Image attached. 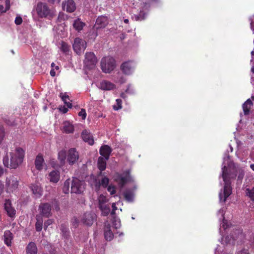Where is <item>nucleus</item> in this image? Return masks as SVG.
<instances>
[{
	"instance_id": "nucleus-1",
	"label": "nucleus",
	"mask_w": 254,
	"mask_h": 254,
	"mask_svg": "<svg viewBox=\"0 0 254 254\" xmlns=\"http://www.w3.org/2000/svg\"><path fill=\"white\" fill-rule=\"evenodd\" d=\"M222 176L224 183L223 189L219 192V199L221 202H225L232 193L231 182L236 177V173L239 172L238 181L241 183L244 176L243 170L239 169L238 166L230 160L229 156L224 158L222 168Z\"/></svg>"
},
{
	"instance_id": "nucleus-2",
	"label": "nucleus",
	"mask_w": 254,
	"mask_h": 254,
	"mask_svg": "<svg viewBox=\"0 0 254 254\" xmlns=\"http://www.w3.org/2000/svg\"><path fill=\"white\" fill-rule=\"evenodd\" d=\"M25 155L24 150L21 147H17L8 155L7 153L3 159L5 167L12 169L17 168L23 162Z\"/></svg>"
},
{
	"instance_id": "nucleus-3",
	"label": "nucleus",
	"mask_w": 254,
	"mask_h": 254,
	"mask_svg": "<svg viewBox=\"0 0 254 254\" xmlns=\"http://www.w3.org/2000/svg\"><path fill=\"white\" fill-rule=\"evenodd\" d=\"M116 67V61L114 58L110 56L103 57L101 61V67L105 73H110Z\"/></svg>"
},
{
	"instance_id": "nucleus-4",
	"label": "nucleus",
	"mask_w": 254,
	"mask_h": 254,
	"mask_svg": "<svg viewBox=\"0 0 254 254\" xmlns=\"http://www.w3.org/2000/svg\"><path fill=\"white\" fill-rule=\"evenodd\" d=\"M85 190V183L77 178H73L71 186V192L75 193H81Z\"/></svg>"
},
{
	"instance_id": "nucleus-5",
	"label": "nucleus",
	"mask_w": 254,
	"mask_h": 254,
	"mask_svg": "<svg viewBox=\"0 0 254 254\" xmlns=\"http://www.w3.org/2000/svg\"><path fill=\"white\" fill-rule=\"evenodd\" d=\"M97 60L94 54L92 52H87L85 55L84 61V66L88 69H92L95 66Z\"/></svg>"
},
{
	"instance_id": "nucleus-6",
	"label": "nucleus",
	"mask_w": 254,
	"mask_h": 254,
	"mask_svg": "<svg viewBox=\"0 0 254 254\" xmlns=\"http://www.w3.org/2000/svg\"><path fill=\"white\" fill-rule=\"evenodd\" d=\"M36 11L38 16L42 18L52 16L51 10L49 9L47 4L41 2L37 4Z\"/></svg>"
},
{
	"instance_id": "nucleus-7",
	"label": "nucleus",
	"mask_w": 254,
	"mask_h": 254,
	"mask_svg": "<svg viewBox=\"0 0 254 254\" xmlns=\"http://www.w3.org/2000/svg\"><path fill=\"white\" fill-rule=\"evenodd\" d=\"M86 48V42L85 41L79 38L75 39L73 44V48L75 52L78 55H80L84 52Z\"/></svg>"
},
{
	"instance_id": "nucleus-8",
	"label": "nucleus",
	"mask_w": 254,
	"mask_h": 254,
	"mask_svg": "<svg viewBox=\"0 0 254 254\" xmlns=\"http://www.w3.org/2000/svg\"><path fill=\"white\" fill-rule=\"evenodd\" d=\"M18 186V182L17 178L11 176L6 179V191L8 192L15 190Z\"/></svg>"
},
{
	"instance_id": "nucleus-9",
	"label": "nucleus",
	"mask_w": 254,
	"mask_h": 254,
	"mask_svg": "<svg viewBox=\"0 0 254 254\" xmlns=\"http://www.w3.org/2000/svg\"><path fill=\"white\" fill-rule=\"evenodd\" d=\"M135 64L132 61L124 62L121 65V69L123 72L126 75L132 74L134 70Z\"/></svg>"
},
{
	"instance_id": "nucleus-10",
	"label": "nucleus",
	"mask_w": 254,
	"mask_h": 254,
	"mask_svg": "<svg viewBox=\"0 0 254 254\" xmlns=\"http://www.w3.org/2000/svg\"><path fill=\"white\" fill-rule=\"evenodd\" d=\"M79 158V154L75 148H71L67 153V160L69 164L75 163Z\"/></svg>"
},
{
	"instance_id": "nucleus-11",
	"label": "nucleus",
	"mask_w": 254,
	"mask_h": 254,
	"mask_svg": "<svg viewBox=\"0 0 254 254\" xmlns=\"http://www.w3.org/2000/svg\"><path fill=\"white\" fill-rule=\"evenodd\" d=\"M244 190L246 196L249 197L252 201H254V184L246 183L244 185Z\"/></svg>"
},
{
	"instance_id": "nucleus-12",
	"label": "nucleus",
	"mask_w": 254,
	"mask_h": 254,
	"mask_svg": "<svg viewBox=\"0 0 254 254\" xmlns=\"http://www.w3.org/2000/svg\"><path fill=\"white\" fill-rule=\"evenodd\" d=\"M40 214L45 218H48L51 215V207L48 203H42L39 206Z\"/></svg>"
},
{
	"instance_id": "nucleus-13",
	"label": "nucleus",
	"mask_w": 254,
	"mask_h": 254,
	"mask_svg": "<svg viewBox=\"0 0 254 254\" xmlns=\"http://www.w3.org/2000/svg\"><path fill=\"white\" fill-rule=\"evenodd\" d=\"M4 209L6 211L7 215L9 217L11 218L15 217L16 210L12 207L11 202L9 199H6L5 200Z\"/></svg>"
},
{
	"instance_id": "nucleus-14",
	"label": "nucleus",
	"mask_w": 254,
	"mask_h": 254,
	"mask_svg": "<svg viewBox=\"0 0 254 254\" xmlns=\"http://www.w3.org/2000/svg\"><path fill=\"white\" fill-rule=\"evenodd\" d=\"M130 179V176L128 173L124 174H117V176L115 178V180L117 182H118V183L122 187L127 182L129 181Z\"/></svg>"
},
{
	"instance_id": "nucleus-15",
	"label": "nucleus",
	"mask_w": 254,
	"mask_h": 254,
	"mask_svg": "<svg viewBox=\"0 0 254 254\" xmlns=\"http://www.w3.org/2000/svg\"><path fill=\"white\" fill-rule=\"evenodd\" d=\"M60 173L58 170H53L47 176L48 180L52 183H57L60 179Z\"/></svg>"
},
{
	"instance_id": "nucleus-16",
	"label": "nucleus",
	"mask_w": 254,
	"mask_h": 254,
	"mask_svg": "<svg viewBox=\"0 0 254 254\" xmlns=\"http://www.w3.org/2000/svg\"><path fill=\"white\" fill-rule=\"evenodd\" d=\"M111 225L110 223L106 224L104 229V235L105 240L111 241L114 238V234L111 229Z\"/></svg>"
},
{
	"instance_id": "nucleus-17",
	"label": "nucleus",
	"mask_w": 254,
	"mask_h": 254,
	"mask_svg": "<svg viewBox=\"0 0 254 254\" xmlns=\"http://www.w3.org/2000/svg\"><path fill=\"white\" fill-rule=\"evenodd\" d=\"M109 184V179L107 177L103 178L101 181L96 180L94 184H92V186L94 187L96 191L99 190L100 187L102 186L105 188L107 187Z\"/></svg>"
},
{
	"instance_id": "nucleus-18",
	"label": "nucleus",
	"mask_w": 254,
	"mask_h": 254,
	"mask_svg": "<svg viewBox=\"0 0 254 254\" xmlns=\"http://www.w3.org/2000/svg\"><path fill=\"white\" fill-rule=\"evenodd\" d=\"M31 189L36 198H39L42 195L43 190L40 184L36 183L31 185Z\"/></svg>"
},
{
	"instance_id": "nucleus-19",
	"label": "nucleus",
	"mask_w": 254,
	"mask_h": 254,
	"mask_svg": "<svg viewBox=\"0 0 254 254\" xmlns=\"http://www.w3.org/2000/svg\"><path fill=\"white\" fill-rule=\"evenodd\" d=\"M107 23L108 20L107 17L101 16L97 19L94 27L97 29L104 28L107 25Z\"/></svg>"
},
{
	"instance_id": "nucleus-20",
	"label": "nucleus",
	"mask_w": 254,
	"mask_h": 254,
	"mask_svg": "<svg viewBox=\"0 0 254 254\" xmlns=\"http://www.w3.org/2000/svg\"><path fill=\"white\" fill-rule=\"evenodd\" d=\"M62 130L65 133H73L74 130L73 125L68 121H65L63 123Z\"/></svg>"
},
{
	"instance_id": "nucleus-21",
	"label": "nucleus",
	"mask_w": 254,
	"mask_h": 254,
	"mask_svg": "<svg viewBox=\"0 0 254 254\" xmlns=\"http://www.w3.org/2000/svg\"><path fill=\"white\" fill-rule=\"evenodd\" d=\"M100 88L103 90H111L115 88L114 84L107 80H103L100 83Z\"/></svg>"
},
{
	"instance_id": "nucleus-22",
	"label": "nucleus",
	"mask_w": 254,
	"mask_h": 254,
	"mask_svg": "<svg viewBox=\"0 0 254 254\" xmlns=\"http://www.w3.org/2000/svg\"><path fill=\"white\" fill-rule=\"evenodd\" d=\"M63 7L69 12L74 11L76 8L75 3L72 0H68L66 2L63 3Z\"/></svg>"
},
{
	"instance_id": "nucleus-23",
	"label": "nucleus",
	"mask_w": 254,
	"mask_h": 254,
	"mask_svg": "<svg viewBox=\"0 0 254 254\" xmlns=\"http://www.w3.org/2000/svg\"><path fill=\"white\" fill-rule=\"evenodd\" d=\"M45 165V163H44V160L42 156L41 155H37L35 160V165L36 168L38 170L41 171L43 169Z\"/></svg>"
},
{
	"instance_id": "nucleus-24",
	"label": "nucleus",
	"mask_w": 254,
	"mask_h": 254,
	"mask_svg": "<svg viewBox=\"0 0 254 254\" xmlns=\"http://www.w3.org/2000/svg\"><path fill=\"white\" fill-rule=\"evenodd\" d=\"M82 137L85 142L90 145H93L94 143L93 137L87 130H84L82 132Z\"/></svg>"
},
{
	"instance_id": "nucleus-25",
	"label": "nucleus",
	"mask_w": 254,
	"mask_h": 254,
	"mask_svg": "<svg viewBox=\"0 0 254 254\" xmlns=\"http://www.w3.org/2000/svg\"><path fill=\"white\" fill-rule=\"evenodd\" d=\"M111 152V148L106 145L102 146L100 149V154L103 156L104 158H105L106 160L109 159Z\"/></svg>"
},
{
	"instance_id": "nucleus-26",
	"label": "nucleus",
	"mask_w": 254,
	"mask_h": 254,
	"mask_svg": "<svg viewBox=\"0 0 254 254\" xmlns=\"http://www.w3.org/2000/svg\"><path fill=\"white\" fill-rule=\"evenodd\" d=\"M13 239V234L9 230L5 231L3 235L4 242L7 246H10Z\"/></svg>"
},
{
	"instance_id": "nucleus-27",
	"label": "nucleus",
	"mask_w": 254,
	"mask_h": 254,
	"mask_svg": "<svg viewBox=\"0 0 254 254\" xmlns=\"http://www.w3.org/2000/svg\"><path fill=\"white\" fill-rule=\"evenodd\" d=\"M37 248L34 242H30L26 247L27 254H37Z\"/></svg>"
},
{
	"instance_id": "nucleus-28",
	"label": "nucleus",
	"mask_w": 254,
	"mask_h": 254,
	"mask_svg": "<svg viewBox=\"0 0 254 254\" xmlns=\"http://www.w3.org/2000/svg\"><path fill=\"white\" fill-rule=\"evenodd\" d=\"M85 25V23L82 22L79 18L74 21L73 26L78 31H81Z\"/></svg>"
},
{
	"instance_id": "nucleus-29",
	"label": "nucleus",
	"mask_w": 254,
	"mask_h": 254,
	"mask_svg": "<svg viewBox=\"0 0 254 254\" xmlns=\"http://www.w3.org/2000/svg\"><path fill=\"white\" fill-rule=\"evenodd\" d=\"M96 215L92 212H87L84 214V222H92L96 221Z\"/></svg>"
},
{
	"instance_id": "nucleus-30",
	"label": "nucleus",
	"mask_w": 254,
	"mask_h": 254,
	"mask_svg": "<svg viewBox=\"0 0 254 254\" xmlns=\"http://www.w3.org/2000/svg\"><path fill=\"white\" fill-rule=\"evenodd\" d=\"M253 105L252 102L250 99H248L243 104V109L245 115H248L250 110Z\"/></svg>"
},
{
	"instance_id": "nucleus-31",
	"label": "nucleus",
	"mask_w": 254,
	"mask_h": 254,
	"mask_svg": "<svg viewBox=\"0 0 254 254\" xmlns=\"http://www.w3.org/2000/svg\"><path fill=\"white\" fill-rule=\"evenodd\" d=\"M105 158L100 157L98 160V167L99 169L102 171L105 170L106 168V161Z\"/></svg>"
},
{
	"instance_id": "nucleus-32",
	"label": "nucleus",
	"mask_w": 254,
	"mask_h": 254,
	"mask_svg": "<svg viewBox=\"0 0 254 254\" xmlns=\"http://www.w3.org/2000/svg\"><path fill=\"white\" fill-rule=\"evenodd\" d=\"M67 153L64 150H62L59 152L58 159L60 162L61 165H64L65 163Z\"/></svg>"
},
{
	"instance_id": "nucleus-33",
	"label": "nucleus",
	"mask_w": 254,
	"mask_h": 254,
	"mask_svg": "<svg viewBox=\"0 0 254 254\" xmlns=\"http://www.w3.org/2000/svg\"><path fill=\"white\" fill-rule=\"evenodd\" d=\"M231 238L234 240H237L239 238H242L243 235L242 232V230L240 229H236L231 235Z\"/></svg>"
},
{
	"instance_id": "nucleus-34",
	"label": "nucleus",
	"mask_w": 254,
	"mask_h": 254,
	"mask_svg": "<svg viewBox=\"0 0 254 254\" xmlns=\"http://www.w3.org/2000/svg\"><path fill=\"white\" fill-rule=\"evenodd\" d=\"M61 97L67 108H71L72 107L71 103L69 102L68 96L66 94H61Z\"/></svg>"
},
{
	"instance_id": "nucleus-35",
	"label": "nucleus",
	"mask_w": 254,
	"mask_h": 254,
	"mask_svg": "<svg viewBox=\"0 0 254 254\" xmlns=\"http://www.w3.org/2000/svg\"><path fill=\"white\" fill-rule=\"evenodd\" d=\"M124 197L127 201L131 202L133 199L134 194L132 191L127 190L124 193Z\"/></svg>"
},
{
	"instance_id": "nucleus-36",
	"label": "nucleus",
	"mask_w": 254,
	"mask_h": 254,
	"mask_svg": "<svg viewBox=\"0 0 254 254\" xmlns=\"http://www.w3.org/2000/svg\"><path fill=\"white\" fill-rule=\"evenodd\" d=\"M99 207L104 215H107L110 212V207L106 204L100 205Z\"/></svg>"
},
{
	"instance_id": "nucleus-37",
	"label": "nucleus",
	"mask_w": 254,
	"mask_h": 254,
	"mask_svg": "<svg viewBox=\"0 0 254 254\" xmlns=\"http://www.w3.org/2000/svg\"><path fill=\"white\" fill-rule=\"evenodd\" d=\"M98 202H99V205H101L103 204H105L108 202V199L106 197V196L104 195L103 194H100L98 197Z\"/></svg>"
},
{
	"instance_id": "nucleus-38",
	"label": "nucleus",
	"mask_w": 254,
	"mask_h": 254,
	"mask_svg": "<svg viewBox=\"0 0 254 254\" xmlns=\"http://www.w3.org/2000/svg\"><path fill=\"white\" fill-rule=\"evenodd\" d=\"M70 184V182L69 180H66L64 183L63 191L64 193L66 194L69 192Z\"/></svg>"
},
{
	"instance_id": "nucleus-39",
	"label": "nucleus",
	"mask_w": 254,
	"mask_h": 254,
	"mask_svg": "<svg viewBox=\"0 0 254 254\" xmlns=\"http://www.w3.org/2000/svg\"><path fill=\"white\" fill-rule=\"evenodd\" d=\"M146 13L143 11H140V13L137 15L134 16V18L136 21L142 20L146 17Z\"/></svg>"
},
{
	"instance_id": "nucleus-40",
	"label": "nucleus",
	"mask_w": 254,
	"mask_h": 254,
	"mask_svg": "<svg viewBox=\"0 0 254 254\" xmlns=\"http://www.w3.org/2000/svg\"><path fill=\"white\" fill-rule=\"evenodd\" d=\"M231 223H222L220 226V232H222L223 230L226 231L227 229L231 227Z\"/></svg>"
},
{
	"instance_id": "nucleus-41",
	"label": "nucleus",
	"mask_w": 254,
	"mask_h": 254,
	"mask_svg": "<svg viewBox=\"0 0 254 254\" xmlns=\"http://www.w3.org/2000/svg\"><path fill=\"white\" fill-rule=\"evenodd\" d=\"M116 104L113 106V109L115 110H118L122 108V100L120 99L116 100Z\"/></svg>"
},
{
	"instance_id": "nucleus-42",
	"label": "nucleus",
	"mask_w": 254,
	"mask_h": 254,
	"mask_svg": "<svg viewBox=\"0 0 254 254\" xmlns=\"http://www.w3.org/2000/svg\"><path fill=\"white\" fill-rule=\"evenodd\" d=\"M61 229L63 233V235L64 236V237L67 238L69 234L68 229L64 226V224L61 225Z\"/></svg>"
},
{
	"instance_id": "nucleus-43",
	"label": "nucleus",
	"mask_w": 254,
	"mask_h": 254,
	"mask_svg": "<svg viewBox=\"0 0 254 254\" xmlns=\"http://www.w3.org/2000/svg\"><path fill=\"white\" fill-rule=\"evenodd\" d=\"M61 49L64 52L66 53V52H68L69 50V46L66 43L63 42L61 43Z\"/></svg>"
},
{
	"instance_id": "nucleus-44",
	"label": "nucleus",
	"mask_w": 254,
	"mask_h": 254,
	"mask_svg": "<svg viewBox=\"0 0 254 254\" xmlns=\"http://www.w3.org/2000/svg\"><path fill=\"white\" fill-rule=\"evenodd\" d=\"M78 116L81 117L83 120H85L86 117V113L84 109H82L78 113Z\"/></svg>"
},
{
	"instance_id": "nucleus-45",
	"label": "nucleus",
	"mask_w": 254,
	"mask_h": 254,
	"mask_svg": "<svg viewBox=\"0 0 254 254\" xmlns=\"http://www.w3.org/2000/svg\"><path fill=\"white\" fill-rule=\"evenodd\" d=\"M4 137V131L3 128H0V144L1 143Z\"/></svg>"
},
{
	"instance_id": "nucleus-46",
	"label": "nucleus",
	"mask_w": 254,
	"mask_h": 254,
	"mask_svg": "<svg viewBox=\"0 0 254 254\" xmlns=\"http://www.w3.org/2000/svg\"><path fill=\"white\" fill-rule=\"evenodd\" d=\"M108 190L110 192L111 194H113L115 193V187L112 186H109L108 188Z\"/></svg>"
},
{
	"instance_id": "nucleus-47",
	"label": "nucleus",
	"mask_w": 254,
	"mask_h": 254,
	"mask_svg": "<svg viewBox=\"0 0 254 254\" xmlns=\"http://www.w3.org/2000/svg\"><path fill=\"white\" fill-rule=\"evenodd\" d=\"M55 66V64L54 63H52L51 66L52 67V69L50 71V74L52 76H55L56 75V72L55 71V69L54 68Z\"/></svg>"
},
{
	"instance_id": "nucleus-48",
	"label": "nucleus",
	"mask_w": 254,
	"mask_h": 254,
	"mask_svg": "<svg viewBox=\"0 0 254 254\" xmlns=\"http://www.w3.org/2000/svg\"><path fill=\"white\" fill-rule=\"evenodd\" d=\"M22 22V19L21 17L17 16L15 19V23L17 25H20Z\"/></svg>"
},
{
	"instance_id": "nucleus-49",
	"label": "nucleus",
	"mask_w": 254,
	"mask_h": 254,
	"mask_svg": "<svg viewBox=\"0 0 254 254\" xmlns=\"http://www.w3.org/2000/svg\"><path fill=\"white\" fill-rule=\"evenodd\" d=\"M66 17V16L64 15V13H60L58 18V20L61 21L62 20H64L65 18Z\"/></svg>"
},
{
	"instance_id": "nucleus-50",
	"label": "nucleus",
	"mask_w": 254,
	"mask_h": 254,
	"mask_svg": "<svg viewBox=\"0 0 254 254\" xmlns=\"http://www.w3.org/2000/svg\"><path fill=\"white\" fill-rule=\"evenodd\" d=\"M36 224V229L37 231H40L42 229L43 223H35Z\"/></svg>"
},
{
	"instance_id": "nucleus-51",
	"label": "nucleus",
	"mask_w": 254,
	"mask_h": 254,
	"mask_svg": "<svg viewBox=\"0 0 254 254\" xmlns=\"http://www.w3.org/2000/svg\"><path fill=\"white\" fill-rule=\"evenodd\" d=\"M10 8V0H5V8H4V10H5V12L8 10Z\"/></svg>"
},
{
	"instance_id": "nucleus-52",
	"label": "nucleus",
	"mask_w": 254,
	"mask_h": 254,
	"mask_svg": "<svg viewBox=\"0 0 254 254\" xmlns=\"http://www.w3.org/2000/svg\"><path fill=\"white\" fill-rule=\"evenodd\" d=\"M4 189V186L3 184L2 183L1 181H0V195L1 194V193L3 191Z\"/></svg>"
},
{
	"instance_id": "nucleus-53",
	"label": "nucleus",
	"mask_w": 254,
	"mask_h": 254,
	"mask_svg": "<svg viewBox=\"0 0 254 254\" xmlns=\"http://www.w3.org/2000/svg\"><path fill=\"white\" fill-rule=\"evenodd\" d=\"M251 29L253 30L254 33V15L253 17V18L251 19Z\"/></svg>"
},
{
	"instance_id": "nucleus-54",
	"label": "nucleus",
	"mask_w": 254,
	"mask_h": 254,
	"mask_svg": "<svg viewBox=\"0 0 254 254\" xmlns=\"http://www.w3.org/2000/svg\"><path fill=\"white\" fill-rule=\"evenodd\" d=\"M37 222H42L43 220L40 215H38L36 217Z\"/></svg>"
},
{
	"instance_id": "nucleus-55",
	"label": "nucleus",
	"mask_w": 254,
	"mask_h": 254,
	"mask_svg": "<svg viewBox=\"0 0 254 254\" xmlns=\"http://www.w3.org/2000/svg\"><path fill=\"white\" fill-rule=\"evenodd\" d=\"M238 254H249V252L247 250H242L241 252H239Z\"/></svg>"
},
{
	"instance_id": "nucleus-56",
	"label": "nucleus",
	"mask_w": 254,
	"mask_h": 254,
	"mask_svg": "<svg viewBox=\"0 0 254 254\" xmlns=\"http://www.w3.org/2000/svg\"><path fill=\"white\" fill-rule=\"evenodd\" d=\"M60 1H61V0H48L49 2L52 3H59L60 2Z\"/></svg>"
},
{
	"instance_id": "nucleus-57",
	"label": "nucleus",
	"mask_w": 254,
	"mask_h": 254,
	"mask_svg": "<svg viewBox=\"0 0 254 254\" xmlns=\"http://www.w3.org/2000/svg\"><path fill=\"white\" fill-rule=\"evenodd\" d=\"M4 12H5V10H4L3 6L2 5H0V14Z\"/></svg>"
},
{
	"instance_id": "nucleus-58",
	"label": "nucleus",
	"mask_w": 254,
	"mask_h": 254,
	"mask_svg": "<svg viewBox=\"0 0 254 254\" xmlns=\"http://www.w3.org/2000/svg\"><path fill=\"white\" fill-rule=\"evenodd\" d=\"M120 226H121V224L120 223H115L114 228L117 229L120 228Z\"/></svg>"
},
{
	"instance_id": "nucleus-59",
	"label": "nucleus",
	"mask_w": 254,
	"mask_h": 254,
	"mask_svg": "<svg viewBox=\"0 0 254 254\" xmlns=\"http://www.w3.org/2000/svg\"><path fill=\"white\" fill-rule=\"evenodd\" d=\"M112 207H113V211H115L116 210H117V208L116 206V203H113L112 204Z\"/></svg>"
},
{
	"instance_id": "nucleus-60",
	"label": "nucleus",
	"mask_w": 254,
	"mask_h": 254,
	"mask_svg": "<svg viewBox=\"0 0 254 254\" xmlns=\"http://www.w3.org/2000/svg\"><path fill=\"white\" fill-rule=\"evenodd\" d=\"M62 111L64 113H66L68 111V109H67V108H66L64 107V108H63V109L62 110Z\"/></svg>"
},
{
	"instance_id": "nucleus-61",
	"label": "nucleus",
	"mask_w": 254,
	"mask_h": 254,
	"mask_svg": "<svg viewBox=\"0 0 254 254\" xmlns=\"http://www.w3.org/2000/svg\"><path fill=\"white\" fill-rule=\"evenodd\" d=\"M4 171L2 167L0 166V176L3 174Z\"/></svg>"
},
{
	"instance_id": "nucleus-62",
	"label": "nucleus",
	"mask_w": 254,
	"mask_h": 254,
	"mask_svg": "<svg viewBox=\"0 0 254 254\" xmlns=\"http://www.w3.org/2000/svg\"><path fill=\"white\" fill-rule=\"evenodd\" d=\"M251 83L253 84H254V77L253 76H252V77H251Z\"/></svg>"
},
{
	"instance_id": "nucleus-63",
	"label": "nucleus",
	"mask_w": 254,
	"mask_h": 254,
	"mask_svg": "<svg viewBox=\"0 0 254 254\" xmlns=\"http://www.w3.org/2000/svg\"><path fill=\"white\" fill-rule=\"evenodd\" d=\"M54 68L55 70L56 69L57 70H58L59 69V66H57H57L55 65Z\"/></svg>"
},
{
	"instance_id": "nucleus-64",
	"label": "nucleus",
	"mask_w": 254,
	"mask_h": 254,
	"mask_svg": "<svg viewBox=\"0 0 254 254\" xmlns=\"http://www.w3.org/2000/svg\"><path fill=\"white\" fill-rule=\"evenodd\" d=\"M250 167L254 171V164H251Z\"/></svg>"
}]
</instances>
